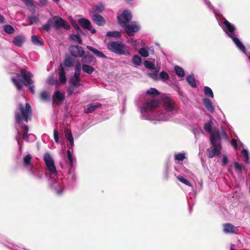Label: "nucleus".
<instances>
[{
	"mask_svg": "<svg viewBox=\"0 0 250 250\" xmlns=\"http://www.w3.org/2000/svg\"><path fill=\"white\" fill-rule=\"evenodd\" d=\"M176 177L177 179L181 183H183L184 184L188 186L192 187V186L191 184L189 182V181H188L187 179H186L184 176L181 175H178Z\"/></svg>",
	"mask_w": 250,
	"mask_h": 250,
	"instance_id": "58836bf2",
	"label": "nucleus"
},
{
	"mask_svg": "<svg viewBox=\"0 0 250 250\" xmlns=\"http://www.w3.org/2000/svg\"><path fill=\"white\" fill-rule=\"evenodd\" d=\"M187 158L186 154L185 152L176 153L174 155V160L175 161H182Z\"/></svg>",
	"mask_w": 250,
	"mask_h": 250,
	"instance_id": "2f4dec72",
	"label": "nucleus"
},
{
	"mask_svg": "<svg viewBox=\"0 0 250 250\" xmlns=\"http://www.w3.org/2000/svg\"><path fill=\"white\" fill-rule=\"evenodd\" d=\"M144 65L146 68L155 69V66L154 64L151 62L148 61H145L144 62Z\"/></svg>",
	"mask_w": 250,
	"mask_h": 250,
	"instance_id": "603ef678",
	"label": "nucleus"
},
{
	"mask_svg": "<svg viewBox=\"0 0 250 250\" xmlns=\"http://www.w3.org/2000/svg\"><path fill=\"white\" fill-rule=\"evenodd\" d=\"M59 75L60 83H64L66 82L65 73L62 65L59 66Z\"/></svg>",
	"mask_w": 250,
	"mask_h": 250,
	"instance_id": "b1692460",
	"label": "nucleus"
},
{
	"mask_svg": "<svg viewBox=\"0 0 250 250\" xmlns=\"http://www.w3.org/2000/svg\"><path fill=\"white\" fill-rule=\"evenodd\" d=\"M54 26L56 28L63 27L66 30L70 28V25L66 21H65L62 18L58 16L53 17Z\"/></svg>",
	"mask_w": 250,
	"mask_h": 250,
	"instance_id": "9b49d317",
	"label": "nucleus"
},
{
	"mask_svg": "<svg viewBox=\"0 0 250 250\" xmlns=\"http://www.w3.org/2000/svg\"><path fill=\"white\" fill-rule=\"evenodd\" d=\"M159 79L164 82H167L169 79V75L167 73L162 71L160 74Z\"/></svg>",
	"mask_w": 250,
	"mask_h": 250,
	"instance_id": "49530a36",
	"label": "nucleus"
},
{
	"mask_svg": "<svg viewBox=\"0 0 250 250\" xmlns=\"http://www.w3.org/2000/svg\"><path fill=\"white\" fill-rule=\"evenodd\" d=\"M209 134L211 135L210 143L211 144H220L218 142L220 139V135L218 129H213Z\"/></svg>",
	"mask_w": 250,
	"mask_h": 250,
	"instance_id": "dca6fc26",
	"label": "nucleus"
},
{
	"mask_svg": "<svg viewBox=\"0 0 250 250\" xmlns=\"http://www.w3.org/2000/svg\"><path fill=\"white\" fill-rule=\"evenodd\" d=\"M28 9L34 14L36 12L35 5L32 0H21Z\"/></svg>",
	"mask_w": 250,
	"mask_h": 250,
	"instance_id": "412c9836",
	"label": "nucleus"
},
{
	"mask_svg": "<svg viewBox=\"0 0 250 250\" xmlns=\"http://www.w3.org/2000/svg\"><path fill=\"white\" fill-rule=\"evenodd\" d=\"M107 48L111 52L119 55H129L127 46L121 41L110 42L107 44Z\"/></svg>",
	"mask_w": 250,
	"mask_h": 250,
	"instance_id": "20e7f679",
	"label": "nucleus"
},
{
	"mask_svg": "<svg viewBox=\"0 0 250 250\" xmlns=\"http://www.w3.org/2000/svg\"><path fill=\"white\" fill-rule=\"evenodd\" d=\"M32 113V109L30 105L26 103L25 106L21 104H19L18 109L15 111V119L16 123V128L17 135L16 139L19 146V149L21 150L22 143H21V136L22 133V138L26 142L34 141L36 139V136L33 134H28V127L23 125V121L27 122L30 119Z\"/></svg>",
	"mask_w": 250,
	"mask_h": 250,
	"instance_id": "f03ea898",
	"label": "nucleus"
},
{
	"mask_svg": "<svg viewBox=\"0 0 250 250\" xmlns=\"http://www.w3.org/2000/svg\"><path fill=\"white\" fill-rule=\"evenodd\" d=\"M54 99L58 101L57 104H59L64 100V96L60 91H56L54 93Z\"/></svg>",
	"mask_w": 250,
	"mask_h": 250,
	"instance_id": "7c9ffc66",
	"label": "nucleus"
},
{
	"mask_svg": "<svg viewBox=\"0 0 250 250\" xmlns=\"http://www.w3.org/2000/svg\"><path fill=\"white\" fill-rule=\"evenodd\" d=\"M28 19L31 22L30 24H33L34 23H36L39 21L38 17L36 16L29 17Z\"/></svg>",
	"mask_w": 250,
	"mask_h": 250,
	"instance_id": "4d7b16f0",
	"label": "nucleus"
},
{
	"mask_svg": "<svg viewBox=\"0 0 250 250\" xmlns=\"http://www.w3.org/2000/svg\"><path fill=\"white\" fill-rule=\"evenodd\" d=\"M12 81L16 86L18 90H20L22 89V86L19 80L16 78H12Z\"/></svg>",
	"mask_w": 250,
	"mask_h": 250,
	"instance_id": "09e8293b",
	"label": "nucleus"
},
{
	"mask_svg": "<svg viewBox=\"0 0 250 250\" xmlns=\"http://www.w3.org/2000/svg\"><path fill=\"white\" fill-rule=\"evenodd\" d=\"M204 93L205 95L209 97L213 98V93L212 90L209 87L206 86L204 88Z\"/></svg>",
	"mask_w": 250,
	"mask_h": 250,
	"instance_id": "37998d69",
	"label": "nucleus"
},
{
	"mask_svg": "<svg viewBox=\"0 0 250 250\" xmlns=\"http://www.w3.org/2000/svg\"><path fill=\"white\" fill-rule=\"evenodd\" d=\"M119 24L122 27H125L126 24L132 19V14L127 10H124L123 13L117 17Z\"/></svg>",
	"mask_w": 250,
	"mask_h": 250,
	"instance_id": "423d86ee",
	"label": "nucleus"
},
{
	"mask_svg": "<svg viewBox=\"0 0 250 250\" xmlns=\"http://www.w3.org/2000/svg\"><path fill=\"white\" fill-rule=\"evenodd\" d=\"M75 60L71 57H67L64 61V65L68 67H71L74 65Z\"/></svg>",
	"mask_w": 250,
	"mask_h": 250,
	"instance_id": "473e14b6",
	"label": "nucleus"
},
{
	"mask_svg": "<svg viewBox=\"0 0 250 250\" xmlns=\"http://www.w3.org/2000/svg\"><path fill=\"white\" fill-rule=\"evenodd\" d=\"M81 80L79 77H75L74 75L70 79L71 84L76 87H78L81 85Z\"/></svg>",
	"mask_w": 250,
	"mask_h": 250,
	"instance_id": "e433bc0d",
	"label": "nucleus"
},
{
	"mask_svg": "<svg viewBox=\"0 0 250 250\" xmlns=\"http://www.w3.org/2000/svg\"><path fill=\"white\" fill-rule=\"evenodd\" d=\"M146 94L148 95L156 96L159 95V92L155 88H150L147 90Z\"/></svg>",
	"mask_w": 250,
	"mask_h": 250,
	"instance_id": "a18cd8bd",
	"label": "nucleus"
},
{
	"mask_svg": "<svg viewBox=\"0 0 250 250\" xmlns=\"http://www.w3.org/2000/svg\"><path fill=\"white\" fill-rule=\"evenodd\" d=\"M54 138L55 142L57 143H59V133L57 129L54 130Z\"/></svg>",
	"mask_w": 250,
	"mask_h": 250,
	"instance_id": "0e129e2a",
	"label": "nucleus"
},
{
	"mask_svg": "<svg viewBox=\"0 0 250 250\" xmlns=\"http://www.w3.org/2000/svg\"><path fill=\"white\" fill-rule=\"evenodd\" d=\"M241 155L243 158L244 162L246 164H250V160L249 159L250 153L249 151L246 149H243L241 152Z\"/></svg>",
	"mask_w": 250,
	"mask_h": 250,
	"instance_id": "bb28decb",
	"label": "nucleus"
},
{
	"mask_svg": "<svg viewBox=\"0 0 250 250\" xmlns=\"http://www.w3.org/2000/svg\"><path fill=\"white\" fill-rule=\"evenodd\" d=\"M4 31L8 34H12L14 32L15 29L10 25H6L4 27Z\"/></svg>",
	"mask_w": 250,
	"mask_h": 250,
	"instance_id": "3c124183",
	"label": "nucleus"
},
{
	"mask_svg": "<svg viewBox=\"0 0 250 250\" xmlns=\"http://www.w3.org/2000/svg\"><path fill=\"white\" fill-rule=\"evenodd\" d=\"M139 53L143 57H147L149 55V53L147 49L142 47L139 50Z\"/></svg>",
	"mask_w": 250,
	"mask_h": 250,
	"instance_id": "8fccbe9b",
	"label": "nucleus"
},
{
	"mask_svg": "<svg viewBox=\"0 0 250 250\" xmlns=\"http://www.w3.org/2000/svg\"><path fill=\"white\" fill-rule=\"evenodd\" d=\"M78 22L83 28L88 30L91 29V25L88 20L84 18H82L79 20Z\"/></svg>",
	"mask_w": 250,
	"mask_h": 250,
	"instance_id": "aec40b11",
	"label": "nucleus"
},
{
	"mask_svg": "<svg viewBox=\"0 0 250 250\" xmlns=\"http://www.w3.org/2000/svg\"><path fill=\"white\" fill-rule=\"evenodd\" d=\"M174 70L177 76L180 77H184L185 76V71L182 67L176 65L174 67Z\"/></svg>",
	"mask_w": 250,
	"mask_h": 250,
	"instance_id": "c9c22d12",
	"label": "nucleus"
},
{
	"mask_svg": "<svg viewBox=\"0 0 250 250\" xmlns=\"http://www.w3.org/2000/svg\"><path fill=\"white\" fill-rule=\"evenodd\" d=\"M76 175L75 171L69 170L65 179L66 184L68 188H72L76 181Z\"/></svg>",
	"mask_w": 250,
	"mask_h": 250,
	"instance_id": "f8f14e48",
	"label": "nucleus"
},
{
	"mask_svg": "<svg viewBox=\"0 0 250 250\" xmlns=\"http://www.w3.org/2000/svg\"><path fill=\"white\" fill-rule=\"evenodd\" d=\"M102 105L101 104L95 102L90 104L87 105V107L84 109V112L85 113H90L93 112L97 108L101 107Z\"/></svg>",
	"mask_w": 250,
	"mask_h": 250,
	"instance_id": "a211bd4d",
	"label": "nucleus"
},
{
	"mask_svg": "<svg viewBox=\"0 0 250 250\" xmlns=\"http://www.w3.org/2000/svg\"><path fill=\"white\" fill-rule=\"evenodd\" d=\"M43 160L48 173L53 176H57V170L53 158L49 153H45L43 156Z\"/></svg>",
	"mask_w": 250,
	"mask_h": 250,
	"instance_id": "39448f33",
	"label": "nucleus"
},
{
	"mask_svg": "<svg viewBox=\"0 0 250 250\" xmlns=\"http://www.w3.org/2000/svg\"><path fill=\"white\" fill-rule=\"evenodd\" d=\"M75 87H76L71 84V86L68 88L67 93L69 96L71 95L73 93Z\"/></svg>",
	"mask_w": 250,
	"mask_h": 250,
	"instance_id": "e2e57ef3",
	"label": "nucleus"
},
{
	"mask_svg": "<svg viewBox=\"0 0 250 250\" xmlns=\"http://www.w3.org/2000/svg\"><path fill=\"white\" fill-rule=\"evenodd\" d=\"M40 97L42 100L46 101L49 99V96L46 91H42L40 94Z\"/></svg>",
	"mask_w": 250,
	"mask_h": 250,
	"instance_id": "5fc2aeb1",
	"label": "nucleus"
},
{
	"mask_svg": "<svg viewBox=\"0 0 250 250\" xmlns=\"http://www.w3.org/2000/svg\"><path fill=\"white\" fill-rule=\"evenodd\" d=\"M128 42L130 43L131 45L136 47L137 45V41L134 40L133 39H130L128 40Z\"/></svg>",
	"mask_w": 250,
	"mask_h": 250,
	"instance_id": "69168bd1",
	"label": "nucleus"
},
{
	"mask_svg": "<svg viewBox=\"0 0 250 250\" xmlns=\"http://www.w3.org/2000/svg\"><path fill=\"white\" fill-rule=\"evenodd\" d=\"M94 60V58L93 56L89 55H86L84 57H83L82 62L90 63L92 62Z\"/></svg>",
	"mask_w": 250,
	"mask_h": 250,
	"instance_id": "ea45409f",
	"label": "nucleus"
},
{
	"mask_svg": "<svg viewBox=\"0 0 250 250\" xmlns=\"http://www.w3.org/2000/svg\"><path fill=\"white\" fill-rule=\"evenodd\" d=\"M183 174L184 176L189 179H192L194 177V174L188 169L184 170Z\"/></svg>",
	"mask_w": 250,
	"mask_h": 250,
	"instance_id": "864d4df0",
	"label": "nucleus"
},
{
	"mask_svg": "<svg viewBox=\"0 0 250 250\" xmlns=\"http://www.w3.org/2000/svg\"><path fill=\"white\" fill-rule=\"evenodd\" d=\"M32 41L34 44L37 45H42V42L41 39L37 38L35 35H33L31 37Z\"/></svg>",
	"mask_w": 250,
	"mask_h": 250,
	"instance_id": "de8ad7c7",
	"label": "nucleus"
},
{
	"mask_svg": "<svg viewBox=\"0 0 250 250\" xmlns=\"http://www.w3.org/2000/svg\"><path fill=\"white\" fill-rule=\"evenodd\" d=\"M223 230L226 233L236 234L238 232V229L233 225L227 223L223 226Z\"/></svg>",
	"mask_w": 250,
	"mask_h": 250,
	"instance_id": "2eb2a0df",
	"label": "nucleus"
},
{
	"mask_svg": "<svg viewBox=\"0 0 250 250\" xmlns=\"http://www.w3.org/2000/svg\"><path fill=\"white\" fill-rule=\"evenodd\" d=\"M91 18L93 21L98 25L103 26L105 24V21L104 18L99 14H92L91 15Z\"/></svg>",
	"mask_w": 250,
	"mask_h": 250,
	"instance_id": "f3484780",
	"label": "nucleus"
},
{
	"mask_svg": "<svg viewBox=\"0 0 250 250\" xmlns=\"http://www.w3.org/2000/svg\"><path fill=\"white\" fill-rule=\"evenodd\" d=\"M25 41V38L22 36H17L13 39V43L15 45L21 46L22 45Z\"/></svg>",
	"mask_w": 250,
	"mask_h": 250,
	"instance_id": "a878e982",
	"label": "nucleus"
},
{
	"mask_svg": "<svg viewBox=\"0 0 250 250\" xmlns=\"http://www.w3.org/2000/svg\"><path fill=\"white\" fill-rule=\"evenodd\" d=\"M212 145V147L207 149V154L209 158L217 156L221 153L222 146L220 144H214Z\"/></svg>",
	"mask_w": 250,
	"mask_h": 250,
	"instance_id": "9d476101",
	"label": "nucleus"
},
{
	"mask_svg": "<svg viewBox=\"0 0 250 250\" xmlns=\"http://www.w3.org/2000/svg\"><path fill=\"white\" fill-rule=\"evenodd\" d=\"M67 156L68 161V164L70 165L71 167H73V157L69 149L67 151Z\"/></svg>",
	"mask_w": 250,
	"mask_h": 250,
	"instance_id": "79ce46f5",
	"label": "nucleus"
},
{
	"mask_svg": "<svg viewBox=\"0 0 250 250\" xmlns=\"http://www.w3.org/2000/svg\"><path fill=\"white\" fill-rule=\"evenodd\" d=\"M222 163L223 166H226L228 163V159L226 155H222Z\"/></svg>",
	"mask_w": 250,
	"mask_h": 250,
	"instance_id": "680f3d73",
	"label": "nucleus"
},
{
	"mask_svg": "<svg viewBox=\"0 0 250 250\" xmlns=\"http://www.w3.org/2000/svg\"><path fill=\"white\" fill-rule=\"evenodd\" d=\"M87 48L92 52L95 55H96L97 57L101 58H106V56L102 52H101L97 49L93 48L91 46H87Z\"/></svg>",
	"mask_w": 250,
	"mask_h": 250,
	"instance_id": "393cba45",
	"label": "nucleus"
},
{
	"mask_svg": "<svg viewBox=\"0 0 250 250\" xmlns=\"http://www.w3.org/2000/svg\"><path fill=\"white\" fill-rule=\"evenodd\" d=\"M213 122L211 120H209L207 123H205L204 126V129L208 133H211Z\"/></svg>",
	"mask_w": 250,
	"mask_h": 250,
	"instance_id": "f704fd0d",
	"label": "nucleus"
},
{
	"mask_svg": "<svg viewBox=\"0 0 250 250\" xmlns=\"http://www.w3.org/2000/svg\"><path fill=\"white\" fill-rule=\"evenodd\" d=\"M234 165L236 170L238 171L239 172H241L242 171V166L241 164L237 162H235Z\"/></svg>",
	"mask_w": 250,
	"mask_h": 250,
	"instance_id": "bf43d9fd",
	"label": "nucleus"
},
{
	"mask_svg": "<svg viewBox=\"0 0 250 250\" xmlns=\"http://www.w3.org/2000/svg\"><path fill=\"white\" fill-rule=\"evenodd\" d=\"M231 145L235 149H237L239 147H243L244 144L240 141H238L236 139H233L231 141Z\"/></svg>",
	"mask_w": 250,
	"mask_h": 250,
	"instance_id": "4c0bfd02",
	"label": "nucleus"
},
{
	"mask_svg": "<svg viewBox=\"0 0 250 250\" xmlns=\"http://www.w3.org/2000/svg\"><path fill=\"white\" fill-rule=\"evenodd\" d=\"M71 38L72 40L77 41L79 44H82V40L79 35H73L71 36Z\"/></svg>",
	"mask_w": 250,
	"mask_h": 250,
	"instance_id": "6e6d98bb",
	"label": "nucleus"
},
{
	"mask_svg": "<svg viewBox=\"0 0 250 250\" xmlns=\"http://www.w3.org/2000/svg\"><path fill=\"white\" fill-rule=\"evenodd\" d=\"M106 35L110 37H120L121 36V33L117 31H108Z\"/></svg>",
	"mask_w": 250,
	"mask_h": 250,
	"instance_id": "c03bdc74",
	"label": "nucleus"
},
{
	"mask_svg": "<svg viewBox=\"0 0 250 250\" xmlns=\"http://www.w3.org/2000/svg\"><path fill=\"white\" fill-rule=\"evenodd\" d=\"M71 54L74 57H83L84 51L83 48L78 45H73L69 48Z\"/></svg>",
	"mask_w": 250,
	"mask_h": 250,
	"instance_id": "ddd939ff",
	"label": "nucleus"
},
{
	"mask_svg": "<svg viewBox=\"0 0 250 250\" xmlns=\"http://www.w3.org/2000/svg\"><path fill=\"white\" fill-rule=\"evenodd\" d=\"M18 78L21 77V81L25 85H28L33 83L34 81L32 80L33 75L29 71L22 69L20 74L17 75Z\"/></svg>",
	"mask_w": 250,
	"mask_h": 250,
	"instance_id": "0eeeda50",
	"label": "nucleus"
},
{
	"mask_svg": "<svg viewBox=\"0 0 250 250\" xmlns=\"http://www.w3.org/2000/svg\"><path fill=\"white\" fill-rule=\"evenodd\" d=\"M64 134L66 139L69 141L71 146H74V139L71 130L69 128H65L64 129Z\"/></svg>",
	"mask_w": 250,
	"mask_h": 250,
	"instance_id": "4be33fe9",
	"label": "nucleus"
},
{
	"mask_svg": "<svg viewBox=\"0 0 250 250\" xmlns=\"http://www.w3.org/2000/svg\"><path fill=\"white\" fill-rule=\"evenodd\" d=\"M125 30L127 34L130 36H132L135 33L138 32L140 29V26L138 23L135 21H132L130 23H127L125 27Z\"/></svg>",
	"mask_w": 250,
	"mask_h": 250,
	"instance_id": "1a4fd4ad",
	"label": "nucleus"
},
{
	"mask_svg": "<svg viewBox=\"0 0 250 250\" xmlns=\"http://www.w3.org/2000/svg\"><path fill=\"white\" fill-rule=\"evenodd\" d=\"M28 88L31 92L33 94L35 93V86L33 85H28Z\"/></svg>",
	"mask_w": 250,
	"mask_h": 250,
	"instance_id": "338daca9",
	"label": "nucleus"
},
{
	"mask_svg": "<svg viewBox=\"0 0 250 250\" xmlns=\"http://www.w3.org/2000/svg\"><path fill=\"white\" fill-rule=\"evenodd\" d=\"M187 81L188 84L192 87H196L195 79L193 75H189L187 77Z\"/></svg>",
	"mask_w": 250,
	"mask_h": 250,
	"instance_id": "c756f323",
	"label": "nucleus"
},
{
	"mask_svg": "<svg viewBox=\"0 0 250 250\" xmlns=\"http://www.w3.org/2000/svg\"><path fill=\"white\" fill-rule=\"evenodd\" d=\"M50 184L51 188H53L58 195H61L64 189V183L61 180H56L55 179H50Z\"/></svg>",
	"mask_w": 250,
	"mask_h": 250,
	"instance_id": "6e6552de",
	"label": "nucleus"
},
{
	"mask_svg": "<svg viewBox=\"0 0 250 250\" xmlns=\"http://www.w3.org/2000/svg\"><path fill=\"white\" fill-rule=\"evenodd\" d=\"M29 171L34 177L38 180H41L43 176L42 172L34 166L30 168Z\"/></svg>",
	"mask_w": 250,
	"mask_h": 250,
	"instance_id": "6ab92c4d",
	"label": "nucleus"
},
{
	"mask_svg": "<svg viewBox=\"0 0 250 250\" xmlns=\"http://www.w3.org/2000/svg\"><path fill=\"white\" fill-rule=\"evenodd\" d=\"M22 166L24 168L28 169L34 167L32 162V155L31 154H28L23 157Z\"/></svg>",
	"mask_w": 250,
	"mask_h": 250,
	"instance_id": "4468645a",
	"label": "nucleus"
},
{
	"mask_svg": "<svg viewBox=\"0 0 250 250\" xmlns=\"http://www.w3.org/2000/svg\"><path fill=\"white\" fill-rule=\"evenodd\" d=\"M132 62L136 66H140L142 63V59L138 55H134L132 59Z\"/></svg>",
	"mask_w": 250,
	"mask_h": 250,
	"instance_id": "a19ab883",
	"label": "nucleus"
},
{
	"mask_svg": "<svg viewBox=\"0 0 250 250\" xmlns=\"http://www.w3.org/2000/svg\"><path fill=\"white\" fill-rule=\"evenodd\" d=\"M216 16L219 25L224 31L232 39L236 47L246 54V48L244 45L235 34V27L234 25L225 19H221L219 16L216 15Z\"/></svg>",
	"mask_w": 250,
	"mask_h": 250,
	"instance_id": "7ed1b4c3",
	"label": "nucleus"
},
{
	"mask_svg": "<svg viewBox=\"0 0 250 250\" xmlns=\"http://www.w3.org/2000/svg\"><path fill=\"white\" fill-rule=\"evenodd\" d=\"M104 9V5L102 3H99L92 8V12L94 14H97L101 13Z\"/></svg>",
	"mask_w": 250,
	"mask_h": 250,
	"instance_id": "cd10ccee",
	"label": "nucleus"
},
{
	"mask_svg": "<svg viewBox=\"0 0 250 250\" xmlns=\"http://www.w3.org/2000/svg\"><path fill=\"white\" fill-rule=\"evenodd\" d=\"M83 71L87 74H91L94 71V68L87 64H83L82 65Z\"/></svg>",
	"mask_w": 250,
	"mask_h": 250,
	"instance_id": "72a5a7b5",
	"label": "nucleus"
},
{
	"mask_svg": "<svg viewBox=\"0 0 250 250\" xmlns=\"http://www.w3.org/2000/svg\"><path fill=\"white\" fill-rule=\"evenodd\" d=\"M81 68H82V66H81V64L79 61H77L76 62L75 66V73L74 74L75 77H79L81 74Z\"/></svg>",
	"mask_w": 250,
	"mask_h": 250,
	"instance_id": "c85d7f7f",
	"label": "nucleus"
},
{
	"mask_svg": "<svg viewBox=\"0 0 250 250\" xmlns=\"http://www.w3.org/2000/svg\"><path fill=\"white\" fill-rule=\"evenodd\" d=\"M205 3L208 5V7L210 9L212 10V7L210 1L208 0H204Z\"/></svg>",
	"mask_w": 250,
	"mask_h": 250,
	"instance_id": "774afa93",
	"label": "nucleus"
},
{
	"mask_svg": "<svg viewBox=\"0 0 250 250\" xmlns=\"http://www.w3.org/2000/svg\"><path fill=\"white\" fill-rule=\"evenodd\" d=\"M203 102L205 107L208 111L211 113H213L214 112V108L212 106L211 102L209 99L205 98L203 99Z\"/></svg>",
	"mask_w": 250,
	"mask_h": 250,
	"instance_id": "5701e85b",
	"label": "nucleus"
},
{
	"mask_svg": "<svg viewBox=\"0 0 250 250\" xmlns=\"http://www.w3.org/2000/svg\"><path fill=\"white\" fill-rule=\"evenodd\" d=\"M51 20H49L47 23L43 26V29L46 31H49L50 29Z\"/></svg>",
	"mask_w": 250,
	"mask_h": 250,
	"instance_id": "052dcab7",
	"label": "nucleus"
},
{
	"mask_svg": "<svg viewBox=\"0 0 250 250\" xmlns=\"http://www.w3.org/2000/svg\"><path fill=\"white\" fill-rule=\"evenodd\" d=\"M147 75L154 80L158 79V75L157 72L148 73H147Z\"/></svg>",
	"mask_w": 250,
	"mask_h": 250,
	"instance_id": "13d9d810",
	"label": "nucleus"
},
{
	"mask_svg": "<svg viewBox=\"0 0 250 250\" xmlns=\"http://www.w3.org/2000/svg\"><path fill=\"white\" fill-rule=\"evenodd\" d=\"M163 109L155 111L154 109L160 104L158 100L152 99L147 101L140 107L141 117L145 120L151 121H165L171 118L177 112V107L171 98L164 97L162 99Z\"/></svg>",
	"mask_w": 250,
	"mask_h": 250,
	"instance_id": "f257e3e1",
	"label": "nucleus"
}]
</instances>
